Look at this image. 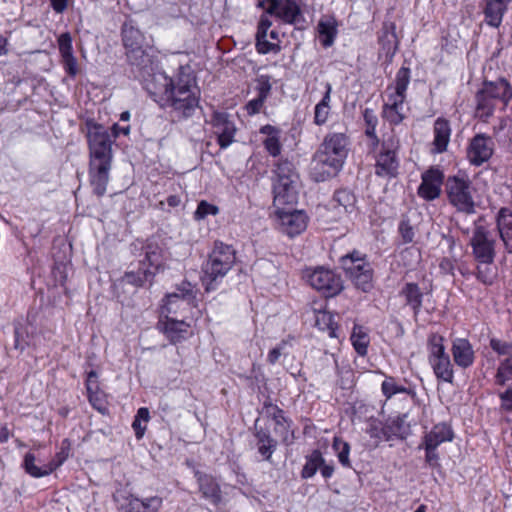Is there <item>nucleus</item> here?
<instances>
[{
	"label": "nucleus",
	"instance_id": "obj_27",
	"mask_svg": "<svg viewBox=\"0 0 512 512\" xmlns=\"http://www.w3.org/2000/svg\"><path fill=\"white\" fill-rule=\"evenodd\" d=\"M500 237L509 252H512V212L502 208L497 216Z\"/></svg>",
	"mask_w": 512,
	"mask_h": 512
},
{
	"label": "nucleus",
	"instance_id": "obj_20",
	"mask_svg": "<svg viewBox=\"0 0 512 512\" xmlns=\"http://www.w3.org/2000/svg\"><path fill=\"white\" fill-rule=\"evenodd\" d=\"M471 244L473 247V253L478 262H493V243L487 238V235L483 230L477 229L475 231Z\"/></svg>",
	"mask_w": 512,
	"mask_h": 512
},
{
	"label": "nucleus",
	"instance_id": "obj_1",
	"mask_svg": "<svg viewBox=\"0 0 512 512\" xmlns=\"http://www.w3.org/2000/svg\"><path fill=\"white\" fill-rule=\"evenodd\" d=\"M89 145V177L94 192L102 196L109 182L113 150L109 132L101 124L87 123Z\"/></svg>",
	"mask_w": 512,
	"mask_h": 512
},
{
	"label": "nucleus",
	"instance_id": "obj_58",
	"mask_svg": "<svg viewBox=\"0 0 512 512\" xmlns=\"http://www.w3.org/2000/svg\"><path fill=\"white\" fill-rule=\"evenodd\" d=\"M501 407L504 410L511 411L512 410V389H508L507 391L501 393Z\"/></svg>",
	"mask_w": 512,
	"mask_h": 512
},
{
	"label": "nucleus",
	"instance_id": "obj_15",
	"mask_svg": "<svg viewBox=\"0 0 512 512\" xmlns=\"http://www.w3.org/2000/svg\"><path fill=\"white\" fill-rule=\"evenodd\" d=\"M265 14L274 15L285 23H294L300 15V8L292 0H261L259 2Z\"/></svg>",
	"mask_w": 512,
	"mask_h": 512
},
{
	"label": "nucleus",
	"instance_id": "obj_17",
	"mask_svg": "<svg viewBox=\"0 0 512 512\" xmlns=\"http://www.w3.org/2000/svg\"><path fill=\"white\" fill-rule=\"evenodd\" d=\"M444 180V174L437 168H430L422 174V182L418 188V195L431 201L438 198L441 194V187Z\"/></svg>",
	"mask_w": 512,
	"mask_h": 512
},
{
	"label": "nucleus",
	"instance_id": "obj_56",
	"mask_svg": "<svg viewBox=\"0 0 512 512\" xmlns=\"http://www.w3.org/2000/svg\"><path fill=\"white\" fill-rule=\"evenodd\" d=\"M264 102H265V100L260 97H257L255 99L249 101L246 105V110H247L248 114L254 115V114L258 113L260 111V109L262 108Z\"/></svg>",
	"mask_w": 512,
	"mask_h": 512
},
{
	"label": "nucleus",
	"instance_id": "obj_42",
	"mask_svg": "<svg viewBox=\"0 0 512 512\" xmlns=\"http://www.w3.org/2000/svg\"><path fill=\"white\" fill-rule=\"evenodd\" d=\"M315 324L321 330H329V335L331 337H336V330L332 326L333 317L329 312L326 311H318L315 315Z\"/></svg>",
	"mask_w": 512,
	"mask_h": 512
},
{
	"label": "nucleus",
	"instance_id": "obj_36",
	"mask_svg": "<svg viewBox=\"0 0 512 512\" xmlns=\"http://www.w3.org/2000/svg\"><path fill=\"white\" fill-rule=\"evenodd\" d=\"M428 350L429 363L436 361L437 359L448 357V354L445 352L444 338L438 334L430 336L428 341Z\"/></svg>",
	"mask_w": 512,
	"mask_h": 512
},
{
	"label": "nucleus",
	"instance_id": "obj_50",
	"mask_svg": "<svg viewBox=\"0 0 512 512\" xmlns=\"http://www.w3.org/2000/svg\"><path fill=\"white\" fill-rule=\"evenodd\" d=\"M142 506V499L130 495L126 498V504L122 505V508L125 512H143Z\"/></svg>",
	"mask_w": 512,
	"mask_h": 512
},
{
	"label": "nucleus",
	"instance_id": "obj_48",
	"mask_svg": "<svg viewBox=\"0 0 512 512\" xmlns=\"http://www.w3.org/2000/svg\"><path fill=\"white\" fill-rule=\"evenodd\" d=\"M58 45L62 57L73 54L72 38L69 33H63L59 36Z\"/></svg>",
	"mask_w": 512,
	"mask_h": 512
},
{
	"label": "nucleus",
	"instance_id": "obj_5",
	"mask_svg": "<svg viewBox=\"0 0 512 512\" xmlns=\"http://www.w3.org/2000/svg\"><path fill=\"white\" fill-rule=\"evenodd\" d=\"M409 82V69L402 67L397 72L394 85L387 88L383 107V117L390 124L397 125L406 117L408 108L405 105V99Z\"/></svg>",
	"mask_w": 512,
	"mask_h": 512
},
{
	"label": "nucleus",
	"instance_id": "obj_28",
	"mask_svg": "<svg viewBox=\"0 0 512 512\" xmlns=\"http://www.w3.org/2000/svg\"><path fill=\"white\" fill-rule=\"evenodd\" d=\"M162 325L164 333L175 342L184 338L190 327V325L184 320L178 321L174 317L168 315L165 316V320L162 321Z\"/></svg>",
	"mask_w": 512,
	"mask_h": 512
},
{
	"label": "nucleus",
	"instance_id": "obj_3",
	"mask_svg": "<svg viewBox=\"0 0 512 512\" xmlns=\"http://www.w3.org/2000/svg\"><path fill=\"white\" fill-rule=\"evenodd\" d=\"M347 145V137L342 133H331L324 138L311 162V175L316 181L338 173L347 157Z\"/></svg>",
	"mask_w": 512,
	"mask_h": 512
},
{
	"label": "nucleus",
	"instance_id": "obj_32",
	"mask_svg": "<svg viewBox=\"0 0 512 512\" xmlns=\"http://www.w3.org/2000/svg\"><path fill=\"white\" fill-rule=\"evenodd\" d=\"M318 32L323 46H331L337 34V22L335 18L325 17L321 19L318 23Z\"/></svg>",
	"mask_w": 512,
	"mask_h": 512
},
{
	"label": "nucleus",
	"instance_id": "obj_7",
	"mask_svg": "<svg viewBox=\"0 0 512 512\" xmlns=\"http://www.w3.org/2000/svg\"><path fill=\"white\" fill-rule=\"evenodd\" d=\"M446 192L449 202L460 212H475V201L470 181L463 177L452 176L446 181Z\"/></svg>",
	"mask_w": 512,
	"mask_h": 512
},
{
	"label": "nucleus",
	"instance_id": "obj_37",
	"mask_svg": "<svg viewBox=\"0 0 512 512\" xmlns=\"http://www.w3.org/2000/svg\"><path fill=\"white\" fill-rule=\"evenodd\" d=\"M324 464V459L322 454L318 450H314L306 460V464L302 469V477L303 478H311L315 475L318 468H320Z\"/></svg>",
	"mask_w": 512,
	"mask_h": 512
},
{
	"label": "nucleus",
	"instance_id": "obj_55",
	"mask_svg": "<svg viewBox=\"0 0 512 512\" xmlns=\"http://www.w3.org/2000/svg\"><path fill=\"white\" fill-rule=\"evenodd\" d=\"M145 258L150 266L158 267L160 265V252L157 248L149 247L146 251Z\"/></svg>",
	"mask_w": 512,
	"mask_h": 512
},
{
	"label": "nucleus",
	"instance_id": "obj_34",
	"mask_svg": "<svg viewBox=\"0 0 512 512\" xmlns=\"http://www.w3.org/2000/svg\"><path fill=\"white\" fill-rule=\"evenodd\" d=\"M477 107H476V114L478 117L484 119L488 118L492 115L495 107L497 106L498 102L493 101L490 96H487L485 91L481 89L477 93Z\"/></svg>",
	"mask_w": 512,
	"mask_h": 512
},
{
	"label": "nucleus",
	"instance_id": "obj_8",
	"mask_svg": "<svg viewBox=\"0 0 512 512\" xmlns=\"http://www.w3.org/2000/svg\"><path fill=\"white\" fill-rule=\"evenodd\" d=\"M306 281L316 290L334 296L342 290V281L332 270L318 267L306 269L304 272Z\"/></svg>",
	"mask_w": 512,
	"mask_h": 512
},
{
	"label": "nucleus",
	"instance_id": "obj_25",
	"mask_svg": "<svg viewBox=\"0 0 512 512\" xmlns=\"http://www.w3.org/2000/svg\"><path fill=\"white\" fill-rule=\"evenodd\" d=\"M196 476L203 497L212 504H218L221 501V491L218 483L209 475L197 472Z\"/></svg>",
	"mask_w": 512,
	"mask_h": 512
},
{
	"label": "nucleus",
	"instance_id": "obj_44",
	"mask_svg": "<svg viewBox=\"0 0 512 512\" xmlns=\"http://www.w3.org/2000/svg\"><path fill=\"white\" fill-rule=\"evenodd\" d=\"M87 392H88L89 401L93 405V407H95L97 410L103 412L105 410L104 399H103V395L99 389L98 383H95V385H92L91 383H89Z\"/></svg>",
	"mask_w": 512,
	"mask_h": 512
},
{
	"label": "nucleus",
	"instance_id": "obj_57",
	"mask_svg": "<svg viewBox=\"0 0 512 512\" xmlns=\"http://www.w3.org/2000/svg\"><path fill=\"white\" fill-rule=\"evenodd\" d=\"M65 67L70 75H76L77 73V61L73 54L62 57Z\"/></svg>",
	"mask_w": 512,
	"mask_h": 512
},
{
	"label": "nucleus",
	"instance_id": "obj_9",
	"mask_svg": "<svg viewBox=\"0 0 512 512\" xmlns=\"http://www.w3.org/2000/svg\"><path fill=\"white\" fill-rule=\"evenodd\" d=\"M342 265L347 275L362 291L372 288V269L370 264L359 257L358 254L347 255L342 258Z\"/></svg>",
	"mask_w": 512,
	"mask_h": 512
},
{
	"label": "nucleus",
	"instance_id": "obj_26",
	"mask_svg": "<svg viewBox=\"0 0 512 512\" xmlns=\"http://www.w3.org/2000/svg\"><path fill=\"white\" fill-rule=\"evenodd\" d=\"M452 439L453 432L451 428L444 423H440L435 425L432 430L425 435L423 445L429 448H437L440 444L452 441Z\"/></svg>",
	"mask_w": 512,
	"mask_h": 512
},
{
	"label": "nucleus",
	"instance_id": "obj_64",
	"mask_svg": "<svg viewBox=\"0 0 512 512\" xmlns=\"http://www.w3.org/2000/svg\"><path fill=\"white\" fill-rule=\"evenodd\" d=\"M89 383H91L92 385H95V383H98L97 382V373L95 371H90L87 375V380H86V388L87 389L89 387Z\"/></svg>",
	"mask_w": 512,
	"mask_h": 512
},
{
	"label": "nucleus",
	"instance_id": "obj_53",
	"mask_svg": "<svg viewBox=\"0 0 512 512\" xmlns=\"http://www.w3.org/2000/svg\"><path fill=\"white\" fill-rule=\"evenodd\" d=\"M399 231L404 242L409 243L414 238V231L412 226L407 221H402L399 226Z\"/></svg>",
	"mask_w": 512,
	"mask_h": 512
},
{
	"label": "nucleus",
	"instance_id": "obj_45",
	"mask_svg": "<svg viewBox=\"0 0 512 512\" xmlns=\"http://www.w3.org/2000/svg\"><path fill=\"white\" fill-rule=\"evenodd\" d=\"M491 264L492 262H479L477 277L484 284H491L495 278L494 268Z\"/></svg>",
	"mask_w": 512,
	"mask_h": 512
},
{
	"label": "nucleus",
	"instance_id": "obj_38",
	"mask_svg": "<svg viewBox=\"0 0 512 512\" xmlns=\"http://www.w3.org/2000/svg\"><path fill=\"white\" fill-rule=\"evenodd\" d=\"M333 449L337 454L339 462L344 467H351L349 454H350V446L349 444L342 440L340 437H334L333 439Z\"/></svg>",
	"mask_w": 512,
	"mask_h": 512
},
{
	"label": "nucleus",
	"instance_id": "obj_19",
	"mask_svg": "<svg viewBox=\"0 0 512 512\" xmlns=\"http://www.w3.org/2000/svg\"><path fill=\"white\" fill-rule=\"evenodd\" d=\"M398 141L391 139L383 145V151L379 154L376 163V173L379 176H393L396 173L398 163L396 149Z\"/></svg>",
	"mask_w": 512,
	"mask_h": 512
},
{
	"label": "nucleus",
	"instance_id": "obj_52",
	"mask_svg": "<svg viewBox=\"0 0 512 512\" xmlns=\"http://www.w3.org/2000/svg\"><path fill=\"white\" fill-rule=\"evenodd\" d=\"M276 427L275 431L276 433H279L280 436L284 441H287L289 438V424L285 420V418L282 415L275 417Z\"/></svg>",
	"mask_w": 512,
	"mask_h": 512
},
{
	"label": "nucleus",
	"instance_id": "obj_46",
	"mask_svg": "<svg viewBox=\"0 0 512 512\" xmlns=\"http://www.w3.org/2000/svg\"><path fill=\"white\" fill-rule=\"evenodd\" d=\"M219 213V208L216 205L210 204L205 200H202L194 213L195 220H203L209 215H217Z\"/></svg>",
	"mask_w": 512,
	"mask_h": 512
},
{
	"label": "nucleus",
	"instance_id": "obj_6",
	"mask_svg": "<svg viewBox=\"0 0 512 512\" xmlns=\"http://www.w3.org/2000/svg\"><path fill=\"white\" fill-rule=\"evenodd\" d=\"M235 263V251L231 246L217 243L204 267L202 282L207 291L213 290L219 279H222Z\"/></svg>",
	"mask_w": 512,
	"mask_h": 512
},
{
	"label": "nucleus",
	"instance_id": "obj_35",
	"mask_svg": "<svg viewBox=\"0 0 512 512\" xmlns=\"http://www.w3.org/2000/svg\"><path fill=\"white\" fill-rule=\"evenodd\" d=\"M430 365L438 379L449 383L452 382L453 369L449 356L437 359L436 361L431 362Z\"/></svg>",
	"mask_w": 512,
	"mask_h": 512
},
{
	"label": "nucleus",
	"instance_id": "obj_33",
	"mask_svg": "<svg viewBox=\"0 0 512 512\" xmlns=\"http://www.w3.org/2000/svg\"><path fill=\"white\" fill-rule=\"evenodd\" d=\"M351 342L359 355L364 356L367 354L370 339L368 332L364 327L358 325L354 326L351 334Z\"/></svg>",
	"mask_w": 512,
	"mask_h": 512
},
{
	"label": "nucleus",
	"instance_id": "obj_29",
	"mask_svg": "<svg viewBox=\"0 0 512 512\" xmlns=\"http://www.w3.org/2000/svg\"><path fill=\"white\" fill-rule=\"evenodd\" d=\"M260 133L265 136L262 143L266 151L273 157L281 153L280 131L271 125H265L260 129Z\"/></svg>",
	"mask_w": 512,
	"mask_h": 512
},
{
	"label": "nucleus",
	"instance_id": "obj_30",
	"mask_svg": "<svg viewBox=\"0 0 512 512\" xmlns=\"http://www.w3.org/2000/svg\"><path fill=\"white\" fill-rule=\"evenodd\" d=\"M508 4L498 0H486L484 8L485 20L492 27H499Z\"/></svg>",
	"mask_w": 512,
	"mask_h": 512
},
{
	"label": "nucleus",
	"instance_id": "obj_24",
	"mask_svg": "<svg viewBox=\"0 0 512 512\" xmlns=\"http://www.w3.org/2000/svg\"><path fill=\"white\" fill-rule=\"evenodd\" d=\"M36 458L32 453H27L24 457V469L25 471L32 477L41 478L51 474L54 470H56L60 465H62V460L59 461H50L49 463L39 467L35 464Z\"/></svg>",
	"mask_w": 512,
	"mask_h": 512
},
{
	"label": "nucleus",
	"instance_id": "obj_21",
	"mask_svg": "<svg viewBox=\"0 0 512 512\" xmlns=\"http://www.w3.org/2000/svg\"><path fill=\"white\" fill-rule=\"evenodd\" d=\"M452 354L455 363L463 368L469 367L474 361V351L468 340L458 338L453 341Z\"/></svg>",
	"mask_w": 512,
	"mask_h": 512
},
{
	"label": "nucleus",
	"instance_id": "obj_54",
	"mask_svg": "<svg viewBox=\"0 0 512 512\" xmlns=\"http://www.w3.org/2000/svg\"><path fill=\"white\" fill-rule=\"evenodd\" d=\"M285 346H286V343L283 342V343L279 344L278 346H276L275 348L271 349L268 353L267 361L270 364H275L279 360V358L282 356Z\"/></svg>",
	"mask_w": 512,
	"mask_h": 512
},
{
	"label": "nucleus",
	"instance_id": "obj_51",
	"mask_svg": "<svg viewBox=\"0 0 512 512\" xmlns=\"http://www.w3.org/2000/svg\"><path fill=\"white\" fill-rule=\"evenodd\" d=\"M274 444L268 436H263L259 440L258 450L266 458L269 459L273 452Z\"/></svg>",
	"mask_w": 512,
	"mask_h": 512
},
{
	"label": "nucleus",
	"instance_id": "obj_47",
	"mask_svg": "<svg viewBox=\"0 0 512 512\" xmlns=\"http://www.w3.org/2000/svg\"><path fill=\"white\" fill-rule=\"evenodd\" d=\"M405 391L406 389L398 385L393 378H387L382 383V392L387 398Z\"/></svg>",
	"mask_w": 512,
	"mask_h": 512
},
{
	"label": "nucleus",
	"instance_id": "obj_62",
	"mask_svg": "<svg viewBox=\"0 0 512 512\" xmlns=\"http://www.w3.org/2000/svg\"><path fill=\"white\" fill-rule=\"evenodd\" d=\"M112 135L114 138H117L120 134L128 136L130 134L131 128L130 125L120 127L118 124H114L111 128Z\"/></svg>",
	"mask_w": 512,
	"mask_h": 512
},
{
	"label": "nucleus",
	"instance_id": "obj_60",
	"mask_svg": "<svg viewBox=\"0 0 512 512\" xmlns=\"http://www.w3.org/2000/svg\"><path fill=\"white\" fill-rule=\"evenodd\" d=\"M426 450V461L431 466H438V454L435 452L437 448H429L428 446H424Z\"/></svg>",
	"mask_w": 512,
	"mask_h": 512
},
{
	"label": "nucleus",
	"instance_id": "obj_18",
	"mask_svg": "<svg viewBox=\"0 0 512 512\" xmlns=\"http://www.w3.org/2000/svg\"><path fill=\"white\" fill-rule=\"evenodd\" d=\"M493 150L492 139L484 134H477L470 142L467 155L472 164L481 165L492 156Z\"/></svg>",
	"mask_w": 512,
	"mask_h": 512
},
{
	"label": "nucleus",
	"instance_id": "obj_49",
	"mask_svg": "<svg viewBox=\"0 0 512 512\" xmlns=\"http://www.w3.org/2000/svg\"><path fill=\"white\" fill-rule=\"evenodd\" d=\"M143 512H157L162 506V498L158 496L142 499Z\"/></svg>",
	"mask_w": 512,
	"mask_h": 512
},
{
	"label": "nucleus",
	"instance_id": "obj_4",
	"mask_svg": "<svg viewBox=\"0 0 512 512\" xmlns=\"http://www.w3.org/2000/svg\"><path fill=\"white\" fill-rule=\"evenodd\" d=\"M300 179L293 164L280 161L274 170L273 205L276 209L292 207L298 201Z\"/></svg>",
	"mask_w": 512,
	"mask_h": 512
},
{
	"label": "nucleus",
	"instance_id": "obj_40",
	"mask_svg": "<svg viewBox=\"0 0 512 512\" xmlns=\"http://www.w3.org/2000/svg\"><path fill=\"white\" fill-rule=\"evenodd\" d=\"M382 50L387 58H392L397 50V37L393 31H385L380 37Z\"/></svg>",
	"mask_w": 512,
	"mask_h": 512
},
{
	"label": "nucleus",
	"instance_id": "obj_39",
	"mask_svg": "<svg viewBox=\"0 0 512 512\" xmlns=\"http://www.w3.org/2000/svg\"><path fill=\"white\" fill-rule=\"evenodd\" d=\"M150 419L149 410L145 407L138 409L135 419L132 423V427L135 431L137 439H141L146 431V423Z\"/></svg>",
	"mask_w": 512,
	"mask_h": 512
},
{
	"label": "nucleus",
	"instance_id": "obj_16",
	"mask_svg": "<svg viewBox=\"0 0 512 512\" xmlns=\"http://www.w3.org/2000/svg\"><path fill=\"white\" fill-rule=\"evenodd\" d=\"M271 25L267 15H262L256 34V47L259 53L277 52L280 49L278 33L275 30H270Z\"/></svg>",
	"mask_w": 512,
	"mask_h": 512
},
{
	"label": "nucleus",
	"instance_id": "obj_43",
	"mask_svg": "<svg viewBox=\"0 0 512 512\" xmlns=\"http://www.w3.org/2000/svg\"><path fill=\"white\" fill-rule=\"evenodd\" d=\"M335 201L342 206L346 212H351L355 206V196L348 190H339L335 194Z\"/></svg>",
	"mask_w": 512,
	"mask_h": 512
},
{
	"label": "nucleus",
	"instance_id": "obj_41",
	"mask_svg": "<svg viewBox=\"0 0 512 512\" xmlns=\"http://www.w3.org/2000/svg\"><path fill=\"white\" fill-rule=\"evenodd\" d=\"M406 301L413 309H418L422 303V294L416 284L409 283L403 289Z\"/></svg>",
	"mask_w": 512,
	"mask_h": 512
},
{
	"label": "nucleus",
	"instance_id": "obj_10",
	"mask_svg": "<svg viewBox=\"0 0 512 512\" xmlns=\"http://www.w3.org/2000/svg\"><path fill=\"white\" fill-rule=\"evenodd\" d=\"M193 290L190 283H184L179 292H173L166 296L162 306L163 315L184 314L194 307Z\"/></svg>",
	"mask_w": 512,
	"mask_h": 512
},
{
	"label": "nucleus",
	"instance_id": "obj_59",
	"mask_svg": "<svg viewBox=\"0 0 512 512\" xmlns=\"http://www.w3.org/2000/svg\"><path fill=\"white\" fill-rule=\"evenodd\" d=\"M271 90V85L268 80H260L258 86V97L266 100Z\"/></svg>",
	"mask_w": 512,
	"mask_h": 512
},
{
	"label": "nucleus",
	"instance_id": "obj_61",
	"mask_svg": "<svg viewBox=\"0 0 512 512\" xmlns=\"http://www.w3.org/2000/svg\"><path fill=\"white\" fill-rule=\"evenodd\" d=\"M69 0H50L51 6L56 13H63L68 7Z\"/></svg>",
	"mask_w": 512,
	"mask_h": 512
},
{
	"label": "nucleus",
	"instance_id": "obj_14",
	"mask_svg": "<svg viewBox=\"0 0 512 512\" xmlns=\"http://www.w3.org/2000/svg\"><path fill=\"white\" fill-rule=\"evenodd\" d=\"M209 124L222 149L229 147L234 142L236 126L227 113L214 112Z\"/></svg>",
	"mask_w": 512,
	"mask_h": 512
},
{
	"label": "nucleus",
	"instance_id": "obj_22",
	"mask_svg": "<svg viewBox=\"0 0 512 512\" xmlns=\"http://www.w3.org/2000/svg\"><path fill=\"white\" fill-rule=\"evenodd\" d=\"M482 89L493 101H497L503 105H506L508 100L512 97L511 87L504 79H499L495 82H486Z\"/></svg>",
	"mask_w": 512,
	"mask_h": 512
},
{
	"label": "nucleus",
	"instance_id": "obj_13",
	"mask_svg": "<svg viewBox=\"0 0 512 512\" xmlns=\"http://www.w3.org/2000/svg\"><path fill=\"white\" fill-rule=\"evenodd\" d=\"M122 40L128 58L134 64H140L145 54V37L142 32L132 24L125 23L122 28Z\"/></svg>",
	"mask_w": 512,
	"mask_h": 512
},
{
	"label": "nucleus",
	"instance_id": "obj_11",
	"mask_svg": "<svg viewBox=\"0 0 512 512\" xmlns=\"http://www.w3.org/2000/svg\"><path fill=\"white\" fill-rule=\"evenodd\" d=\"M275 215L280 230L289 237L301 234L307 227L308 217L301 210L286 207L284 209H276Z\"/></svg>",
	"mask_w": 512,
	"mask_h": 512
},
{
	"label": "nucleus",
	"instance_id": "obj_2",
	"mask_svg": "<svg viewBox=\"0 0 512 512\" xmlns=\"http://www.w3.org/2000/svg\"><path fill=\"white\" fill-rule=\"evenodd\" d=\"M151 82L147 83V89L155 96H161L176 110L184 116L198 105V95L196 87L191 81L178 79L175 83L163 72L155 73L151 77Z\"/></svg>",
	"mask_w": 512,
	"mask_h": 512
},
{
	"label": "nucleus",
	"instance_id": "obj_31",
	"mask_svg": "<svg viewBox=\"0 0 512 512\" xmlns=\"http://www.w3.org/2000/svg\"><path fill=\"white\" fill-rule=\"evenodd\" d=\"M325 89L326 91L323 98L319 103L316 104L314 110V123L319 126L325 124L328 121L331 112V84L327 82L325 84Z\"/></svg>",
	"mask_w": 512,
	"mask_h": 512
},
{
	"label": "nucleus",
	"instance_id": "obj_12",
	"mask_svg": "<svg viewBox=\"0 0 512 512\" xmlns=\"http://www.w3.org/2000/svg\"><path fill=\"white\" fill-rule=\"evenodd\" d=\"M490 346L500 358L495 381L503 386L512 380V342L492 338Z\"/></svg>",
	"mask_w": 512,
	"mask_h": 512
},
{
	"label": "nucleus",
	"instance_id": "obj_23",
	"mask_svg": "<svg viewBox=\"0 0 512 512\" xmlns=\"http://www.w3.org/2000/svg\"><path fill=\"white\" fill-rule=\"evenodd\" d=\"M451 127L446 119L438 118L434 123L433 151L442 153L446 151L450 141Z\"/></svg>",
	"mask_w": 512,
	"mask_h": 512
},
{
	"label": "nucleus",
	"instance_id": "obj_63",
	"mask_svg": "<svg viewBox=\"0 0 512 512\" xmlns=\"http://www.w3.org/2000/svg\"><path fill=\"white\" fill-rule=\"evenodd\" d=\"M333 472L334 468L332 466L325 464L321 466V474L323 475V477L329 478L332 476Z\"/></svg>",
	"mask_w": 512,
	"mask_h": 512
}]
</instances>
